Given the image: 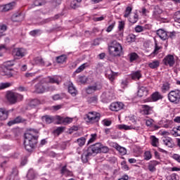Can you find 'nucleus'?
<instances>
[{"instance_id": "nucleus-62", "label": "nucleus", "mask_w": 180, "mask_h": 180, "mask_svg": "<svg viewBox=\"0 0 180 180\" xmlns=\"http://www.w3.org/2000/svg\"><path fill=\"white\" fill-rule=\"evenodd\" d=\"M172 158L177 162H180V155L174 153L173 154Z\"/></svg>"}, {"instance_id": "nucleus-53", "label": "nucleus", "mask_w": 180, "mask_h": 180, "mask_svg": "<svg viewBox=\"0 0 180 180\" xmlns=\"http://www.w3.org/2000/svg\"><path fill=\"white\" fill-rule=\"evenodd\" d=\"M116 25V22H113L112 24H110L107 30H106V32H108V33H110V32H111L112 30H113V29L115 28V26Z\"/></svg>"}, {"instance_id": "nucleus-51", "label": "nucleus", "mask_w": 180, "mask_h": 180, "mask_svg": "<svg viewBox=\"0 0 180 180\" xmlns=\"http://www.w3.org/2000/svg\"><path fill=\"white\" fill-rule=\"evenodd\" d=\"M40 104L39 99H34L30 102V106H37Z\"/></svg>"}, {"instance_id": "nucleus-7", "label": "nucleus", "mask_w": 180, "mask_h": 180, "mask_svg": "<svg viewBox=\"0 0 180 180\" xmlns=\"http://www.w3.org/2000/svg\"><path fill=\"white\" fill-rule=\"evenodd\" d=\"M157 34L162 40H167L169 37L172 39L175 36V32H166L164 30H158Z\"/></svg>"}, {"instance_id": "nucleus-18", "label": "nucleus", "mask_w": 180, "mask_h": 180, "mask_svg": "<svg viewBox=\"0 0 180 180\" xmlns=\"http://www.w3.org/2000/svg\"><path fill=\"white\" fill-rule=\"evenodd\" d=\"M91 155H92V153H91V151H89V149L87 148L82 154L81 158H82V162H84V164H86V162H88V160H89V157H91Z\"/></svg>"}, {"instance_id": "nucleus-47", "label": "nucleus", "mask_w": 180, "mask_h": 180, "mask_svg": "<svg viewBox=\"0 0 180 180\" xmlns=\"http://www.w3.org/2000/svg\"><path fill=\"white\" fill-rule=\"evenodd\" d=\"M131 11H132L131 7L130 6L127 7L124 16L125 18H129V16L130 15V13H131Z\"/></svg>"}, {"instance_id": "nucleus-56", "label": "nucleus", "mask_w": 180, "mask_h": 180, "mask_svg": "<svg viewBox=\"0 0 180 180\" xmlns=\"http://www.w3.org/2000/svg\"><path fill=\"white\" fill-rule=\"evenodd\" d=\"M56 120H58V122L56 123L57 124H63V122L64 120V117L60 116V115H56Z\"/></svg>"}, {"instance_id": "nucleus-41", "label": "nucleus", "mask_w": 180, "mask_h": 180, "mask_svg": "<svg viewBox=\"0 0 180 180\" xmlns=\"http://www.w3.org/2000/svg\"><path fill=\"white\" fill-rule=\"evenodd\" d=\"M36 174H34V171L33 169H30L27 174V178L30 180L34 179Z\"/></svg>"}, {"instance_id": "nucleus-14", "label": "nucleus", "mask_w": 180, "mask_h": 180, "mask_svg": "<svg viewBox=\"0 0 180 180\" xmlns=\"http://www.w3.org/2000/svg\"><path fill=\"white\" fill-rule=\"evenodd\" d=\"M26 120L20 116L16 117L14 120H12L8 122V126H13V124H19V123H25Z\"/></svg>"}, {"instance_id": "nucleus-34", "label": "nucleus", "mask_w": 180, "mask_h": 180, "mask_svg": "<svg viewBox=\"0 0 180 180\" xmlns=\"http://www.w3.org/2000/svg\"><path fill=\"white\" fill-rule=\"evenodd\" d=\"M56 61L58 64H63L67 61V56L62 55L56 57Z\"/></svg>"}, {"instance_id": "nucleus-54", "label": "nucleus", "mask_w": 180, "mask_h": 180, "mask_svg": "<svg viewBox=\"0 0 180 180\" xmlns=\"http://www.w3.org/2000/svg\"><path fill=\"white\" fill-rule=\"evenodd\" d=\"M121 165H122V169H124V171H129V166L126 163V161H124V160L122 161L121 162Z\"/></svg>"}, {"instance_id": "nucleus-32", "label": "nucleus", "mask_w": 180, "mask_h": 180, "mask_svg": "<svg viewBox=\"0 0 180 180\" xmlns=\"http://www.w3.org/2000/svg\"><path fill=\"white\" fill-rule=\"evenodd\" d=\"M169 88H171V84L169 82H165L161 86V91L162 94H166L169 91Z\"/></svg>"}, {"instance_id": "nucleus-20", "label": "nucleus", "mask_w": 180, "mask_h": 180, "mask_svg": "<svg viewBox=\"0 0 180 180\" xmlns=\"http://www.w3.org/2000/svg\"><path fill=\"white\" fill-rule=\"evenodd\" d=\"M141 106H142V112L143 115H148L153 113V107H151L147 105H142Z\"/></svg>"}, {"instance_id": "nucleus-38", "label": "nucleus", "mask_w": 180, "mask_h": 180, "mask_svg": "<svg viewBox=\"0 0 180 180\" xmlns=\"http://www.w3.org/2000/svg\"><path fill=\"white\" fill-rule=\"evenodd\" d=\"M16 64V62L15 60H8L4 63V67L5 68H9V67H13Z\"/></svg>"}, {"instance_id": "nucleus-61", "label": "nucleus", "mask_w": 180, "mask_h": 180, "mask_svg": "<svg viewBox=\"0 0 180 180\" xmlns=\"http://www.w3.org/2000/svg\"><path fill=\"white\" fill-rule=\"evenodd\" d=\"M119 30H123L124 29V21H120L118 24Z\"/></svg>"}, {"instance_id": "nucleus-48", "label": "nucleus", "mask_w": 180, "mask_h": 180, "mask_svg": "<svg viewBox=\"0 0 180 180\" xmlns=\"http://www.w3.org/2000/svg\"><path fill=\"white\" fill-rule=\"evenodd\" d=\"M70 123H72V118H70L68 117L63 118L62 124H70Z\"/></svg>"}, {"instance_id": "nucleus-5", "label": "nucleus", "mask_w": 180, "mask_h": 180, "mask_svg": "<svg viewBox=\"0 0 180 180\" xmlns=\"http://www.w3.org/2000/svg\"><path fill=\"white\" fill-rule=\"evenodd\" d=\"M84 119L87 123L94 124L101 120V113L96 112H89L85 115Z\"/></svg>"}, {"instance_id": "nucleus-6", "label": "nucleus", "mask_w": 180, "mask_h": 180, "mask_svg": "<svg viewBox=\"0 0 180 180\" xmlns=\"http://www.w3.org/2000/svg\"><path fill=\"white\" fill-rule=\"evenodd\" d=\"M167 98L169 102L174 103V105H178V103L180 102V90H172L167 94Z\"/></svg>"}, {"instance_id": "nucleus-2", "label": "nucleus", "mask_w": 180, "mask_h": 180, "mask_svg": "<svg viewBox=\"0 0 180 180\" xmlns=\"http://www.w3.org/2000/svg\"><path fill=\"white\" fill-rule=\"evenodd\" d=\"M39 143V135L32 133H26L25 134L24 146L27 151H32L37 147Z\"/></svg>"}, {"instance_id": "nucleus-63", "label": "nucleus", "mask_w": 180, "mask_h": 180, "mask_svg": "<svg viewBox=\"0 0 180 180\" xmlns=\"http://www.w3.org/2000/svg\"><path fill=\"white\" fill-rule=\"evenodd\" d=\"M178 176V175H176V174L174 173L172 174L169 177L168 179L169 180H176V177Z\"/></svg>"}, {"instance_id": "nucleus-45", "label": "nucleus", "mask_w": 180, "mask_h": 180, "mask_svg": "<svg viewBox=\"0 0 180 180\" xmlns=\"http://www.w3.org/2000/svg\"><path fill=\"white\" fill-rule=\"evenodd\" d=\"M12 84L9 82L6 83H1L0 84V91H2L3 89H6V88H9V86H11Z\"/></svg>"}, {"instance_id": "nucleus-1", "label": "nucleus", "mask_w": 180, "mask_h": 180, "mask_svg": "<svg viewBox=\"0 0 180 180\" xmlns=\"http://www.w3.org/2000/svg\"><path fill=\"white\" fill-rule=\"evenodd\" d=\"M60 77L49 76L43 78L35 85V91L37 94H44V92L49 91V86H47V84H56V85H60Z\"/></svg>"}, {"instance_id": "nucleus-25", "label": "nucleus", "mask_w": 180, "mask_h": 180, "mask_svg": "<svg viewBox=\"0 0 180 180\" xmlns=\"http://www.w3.org/2000/svg\"><path fill=\"white\" fill-rule=\"evenodd\" d=\"M34 60L35 64H41V65H44V67H50L51 65V63L43 61V59L40 57L35 58Z\"/></svg>"}, {"instance_id": "nucleus-28", "label": "nucleus", "mask_w": 180, "mask_h": 180, "mask_svg": "<svg viewBox=\"0 0 180 180\" xmlns=\"http://www.w3.org/2000/svg\"><path fill=\"white\" fill-rule=\"evenodd\" d=\"M162 98H164V96H162L158 91H156L151 95L153 102H157V101H160V99H162Z\"/></svg>"}, {"instance_id": "nucleus-19", "label": "nucleus", "mask_w": 180, "mask_h": 180, "mask_svg": "<svg viewBox=\"0 0 180 180\" xmlns=\"http://www.w3.org/2000/svg\"><path fill=\"white\" fill-rule=\"evenodd\" d=\"M148 95V88L146 86H141L138 91V96L140 98L147 96Z\"/></svg>"}, {"instance_id": "nucleus-29", "label": "nucleus", "mask_w": 180, "mask_h": 180, "mask_svg": "<svg viewBox=\"0 0 180 180\" xmlns=\"http://www.w3.org/2000/svg\"><path fill=\"white\" fill-rule=\"evenodd\" d=\"M163 143L169 148L174 147V141L170 137L165 138L163 139Z\"/></svg>"}, {"instance_id": "nucleus-64", "label": "nucleus", "mask_w": 180, "mask_h": 180, "mask_svg": "<svg viewBox=\"0 0 180 180\" xmlns=\"http://www.w3.org/2000/svg\"><path fill=\"white\" fill-rule=\"evenodd\" d=\"M175 20L176 22H178V23H180V11L176 13Z\"/></svg>"}, {"instance_id": "nucleus-22", "label": "nucleus", "mask_w": 180, "mask_h": 180, "mask_svg": "<svg viewBox=\"0 0 180 180\" xmlns=\"http://www.w3.org/2000/svg\"><path fill=\"white\" fill-rule=\"evenodd\" d=\"M25 19V15L22 13H15L11 17L13 22H22Z\"/></svg>"}, {"instance_id": "nucleus-60", "label": "nucleus", "mask_w": 180, "mask_h": 180, "mask_svg": "<svg viewBox=\"0 0 180 180\" xmlns=\"http://www.w3.org/2000/svg\"><path fill=\"white\" fill-rule=\"evenodd\" d=\"M102 123L104 126L109 127L110 124H112V121L108 120H103L102 121Z\"/></svg>"}, {"instance_id": "nucleus-8", "label": "nucleus", "mask_w": 180, "mask_h": 180, "mask_svg": "<svg viewBox=\"0 0 180 180\" xmlns=\"http://www.w3.org/2000/svg\"><path fill=\"white\" fill-rule=\"evenodd\" d=\"M157 165H160V162L150 160L147 163L145 169L146 171H149V172H155V171H157Z\"/></svg>"}, {"instance_id": "nucleus-27", "label": "nucleus", "mask_w": 180, "mask_h": 180, "mask_svg": "<svg viewBox=\"0 0 180 180\" xmlns=\"http://www.w3.org/2000/svg\"><path fill=\"white\" fill-rule=\"evenodd\" d=\"M117 74L119 73L114 72L112 71V69H109L106 73V75H108V79H110L111 82H113V81H115V77H117Z\"/></svg>"}, {"instance_id": "nucleus-57", "label": "nucleus", "mask_w": 180, "mask_h": 180, "mask_svg": "<svg viewBox=\"0 0 180 180\" xmlns=\"http://www.w3.org/2000/svg\"><path fill=\"white\" fill-rule=\"evenodd\" d=\"M31 36H39L40 34V30H34L30 32Z\"/></svg>"}, {"instance_id": "nucleus-36", "label": "nucleus", "mask_w": 180, "mask_h": 180, "mask_svg": "<svg viewBox=\"0 0 180 180\" xmlns=\"http://www.w3.org/2000/svg\"><path fill=\"white\" fill-rule=\"evenodd\" d=\"M150 140H151V145L153 146V147L158 146V143H159L158 138L155 137V136H151Z\"/></svg>"}, {"instance_id": "nucleus-11", "label": "nucleus", "mask_w": 180, "mask_h": 180, "mask_svg": "<svg viewBox=\"0 0 180 180\" xmlns=\"http://www.w3.org/2000/svg\"><path fill=\"white\" fill-rule=\"evenodd\" d=\"M118 129L120 130H135L138 133L140 131L141 127H134L133 125H126V124H120L118 125Z\"/></svg>"}, {"instance_id": "nucleus-15", "label": "nucleus", "mask_w": 180, "mask_h": 180, "mask_svg": "<svg viewBox=\"0 0 180 180\" xmlns=\"http://www.w3.org/2000/svg\"><path fill=\"white\" fill-rule=\"evenodd\" d=\"M11 110L5 108H0V120H6L9 117V112Z\"/></svg>"}, {"instance_id": "nucleus-26", "label": "nucleus", "mask_w": 180, "mask_h": 180, "mask_svg": "<svg viewBox=\"0 0 180 180\" xmlns=\"http://www.w3.org/2000/svg\"><path fill=\"white\" fill-rule=\"evenodd\" d=\"M141 77H142V75H141V72L140 70L132 72V74L130 75V77L134 81H139V79H140V78H141Z\"/></svg>"}, {"instance_id": "nucleus-4", "label": "nucleus", "mask_w": 180, "mask_h": 180, "mask_svg": "<svg viewBox=\"0 0 180 180\" xmlns=\"http://www.w3.org/2000/svg\"><path fill=\"white\" fill-rule=\"evenodd\" d=\"M6 98L10 105H15V103L23 101V96L22 94L13 91H8Z\"/></svg>"}, {"instance_id": "nucleus-21", "label": "nucleus", "mask_w": 180, "mask_h": 180, "mask_svg": "<svg viewBox=\"0 0 180 180\" xmlns=\"http://www.w3.org/2000/svg\"><path fill=\"white\" fill-rule=\"evenodd\" d=\"M13 56L17 57H23L25 56V49L22 48H15L13 51Z\"/></svg>"}, {"instance_id": "nucleus-52", "label": "nucleus", "mask_w": 180, "mask_h": 180, "mask_svg": "<svg viewBox=\"0 0 180 180\" xmlns=\"http://www.w3.org/2000/svg\"><path fill=\"white\" fill-rule=\"evenodd\" d=\"M65 130V127H58L56 128L55 131L57 133V134H61Z\"/></svg>"}, {"instance_id": "nucleus-44", "label": "nucleus", "mask_w": 180, "mask_h": 180, "mask_svg": "<svg viewBox=\"0 0 180 180\" xmlns=\"http://www.w3.org/2000/svg\"><path fill=\"white\" fill-rule=\"evenodd\" d=\"M174 124V121L172 120H167L166 123L163 125L165 129H172V126Z\"/></svg>"}, {"instance_id": "nucleus-30", "label": "nucleus", "mask_w": 180, "mask_h": 180, "mask_svg": "<svg viewBox=\"0 0 180 180\" xmlns=\"http://www.w3.org/2000/svg\"><path fill=\"white\" fill-rule=\"evenodd\" d=\"M41 119L43 122L46 123V124H50L54 122V117L50 115H44Z\"/></svg>"}, {"instance_id": "nucleus-39", "label": "nucleus", "mask_w": 180, "mask_h": 180, "mask_svg": "<svg viewBox=\"0 0 180 180\" xmlns=\"http://www.w3.org/2000/svg\"><path fill=\"white\" fill-rule=\"evenodd\" d=\"M87 102H89V103H94V104L98 103V96H94L88 98Z\"/></svg>"}, {"instance_id": "nucleus-10", "label": "nucleus", "mask_w": 180, "mask_h": 180, "mask_svg": "<svg viewBox=\"0 0 180 180\" xmlns=\"http://www.w3.org/2000/svg\"><path fill=\"white\" fill-rule=\"evenodd\" d=\"M102 148V143H97L94 145L91 146L87 149H89V151L93 155V154H98V153H101V149Z\"/></svg>"}, {"instance_id": "nucleus-35", "label": "nucleus", "mask_w": 180, "mask_h": 180, "mask_svg": "<svg viewBox=\"0 0 180 180\" xmlns=\"http://www.w3.org/2000/svg\"><path fill=\"white\" fill-rule=\"evenodd\" d=\"M143 158L146 161H150L153 158V155L150 150H146L143 153Z\"/></svg>"}, {"instance_id": "nucleus-33", "label": "nucleus", "mask_w": 180, "mask_h": 180, "mask_svg": "<svg viewBox=\"0 0 180 180\" xmlns=\"http://www.w3.org/2000/svg\"><path fill=\"white\" fill-rule=\"evenodd\" d=\"M81 2H82V0H72L70 3V7L72 9H77V8H79Z\"/></svg>"}, {"instance_id": "nucleus-37", "label": "nucleus", "mask_w": 180, "mask_h": 180, "mask_svg": "<svg viewBox=\"0 0 180 180\" xmlns=\"http://www.w3.org/2000/svg\"><path fill=\"white\" fill-rule=\"evenodd\" d=\"M127 43H134L136 41V35L134 34H129L126 39Z\"/></svg>"}, {"instance_id": "nucleus-50", "label": "nucleus", "mask_w": 180, "mask_h": 180, "mask_svg": "<svg viewBox=\"0 0 180 180\" xmlns=\"http://www.w3.org/2000/svg\"><path fill=\"white\" fill-rule=\"evenodd\" d=\"M153 124H154V120H153V119H149L146 120V126H147V127H150V129H151Z\"/></svg>"}, {"instance_id": "nucleus-42", "label": "nucleus", "mask_w": 180, "mask_h": 180, "mask_svg": "<svg viewBox=\"0 0 180 180\" xmlns=\"http://www.w3.org/2000/svg\"><path fill=\"white\" fill-rule=\"evenodd\" d=\"M129 20L130 23H136V22L139 20V15L135 13L133 16L129 18Z\"/></svg>"}, {"instance_id": "nucleus-24", "label": "nucleus", "mask_w": 180, "mask_h": 180, "mask_svg": "<svg viewBox=\"0 0 180 180\" xmlns=\"http://www.w3.org/2000/svg\"><path fill=\"white\" fill-rule=\"evenodd\" d=\"M13 9V3H9L3 6H0V12H8Z\"/></svg>"}, {"instance_id": "nucleus-46", "label": "nucleus", "mask_w": 180, "mask_h": 180, "mask_svg": "<svg viewBox=\"0 0 180 180\" xmlns=\"http://www.w3.org/2000/svg\"><path fill=\"white\" fill-rule=\"evenodd\" d=\"M97 136H98V135L96 134H91V138L88 141V144H91V143H94V141H95L96 140Z\"/></svg>"}, {"instance_id": "nucleus-43", "label": "nucleus", "mask_w": 180, "mask_h": 180, "mask_svg": "<svg viewBox=\"0 0 180 180\" xmlns=\"http://www.w3.org/2000/svg\"><path fill=\"white\" fill-rule=\"evenodd\" d=\"M150 68H158L160 67V61L154 60L153 62L149 63Z\"/></svg>"}, {"instance_id": "nucleus-59", "label": "nucleus", "mask_w": 180, "mask_h": 180, "mask_svg": "<svg viewBox=\"0 0 180 180\" xmlns=\"http://www.w3.org/2000/svg\"><path fill=\"white\" fill-rule=\"evenodd\" d=\"M128 84H129V81L127 79L122 80V82H121L122 88H126Z\"/></svg>"}, {"instance_id": "nucleus-12", "label": "nucleus", "mask_w": 180, "mask_h": 180, "mask_svg": "<svg viewBox=\"0 0 180 180\" xmlns=\"http://www.w3.org/2000/svg\"><path fill=\"white\" fill-rule=\"evenodd\" d=\"M124 106L123 103L121 102H115L110 104V109L112 112H119V110H122V108Z\"/></svg>"}, {"instance_id": "nucleus-23", "label": "nucleus", "mask_w": 180, "mask_h": 180, "mask_svg": "<svg viewBox=\"0 0 180 180\" xmlns=\"http://www.w3.org/2000/svg\"><path fill=\"white\" fill-rule=\"evenodd\" d=\"M113 147L114 148L116 149L117 151H119L120 154H121L122 155H125V154H127V150H126V148L120 146V145L114 143H113Z\"/></svg>"}, {"instance_id": "nucleus-58", "label": "nucleus", "mask_w": 180, "mask_h": 180, "mask_svg": "<svg viewBox=\"0 0 180 180\" xmlns=\"http://www.w3.org/2000/svg\"><path fill=\"white\" fill-rule=\"evenodd\" d=\"M138 57H139V56L137 55V53H131L130 61H134V60H137Z\"/></svg>"}, {"instance_id": "nucleus-3", "label": "nucleus", "mask_w": 180, "mask_h": 180, "mask_svg": "<svg viewBox=\"0 0 180 180\" xmlns=\"http://www.w3.org/2000/svg\"><path fill=\"white\" fill-rule=\"evenodd\" d=\"M109 53L112 57H117L122 55V45L117 41H113L108 46Z\"/></svg>"}, {"instance_id": "nucleus-9", "label": "nucleus", "mask_w": 180, "mask_h": 180, "mask_svg": "<svg viewBox=\"0 0 180 180\" xmlns=\"http://www.w3.org/2000/svg\"><path fill=\"white\" fill-rule=\"evenodd\" d=\"M102 88V83L100 82H96L94 86H89L86 89V92L88 94H94V92H96V91L101 90Z\"/></svg>"}, {"instance_id": "nucleus-17", "label": "nucleus", "mask_w": 180, "mask_h": 180, "mask_svg": "<svg viewBox=\"0 0 180 180\" xmlns=\"http://www.w3.org/2000/svg\"><path fill=\"white\" fill-rule=\"evenodd\" d=\"M162 13V9L158 6H155L153 11V16L155 19H160L161 14Z\"/></svg>"}, {"instance_id": "nucleus-13", "label": "nucleus", "mask_w": 180, "mask_h": 180, "mask_svg": "<svg viewBox=\"0 0 180 180\" xmlns=\"http://www.w3.org/2000/svg\"><path fill=\"white\" fill-rule=\"evenodd\" d=\"M163 63L165 64V65H169V67H173V65L175 64V60L174 59V56L169 55L166 56L163 59Z\"/></svg>"}, {"instance_id": "nucleus-31", "label": "nucleus", "mask_w": 180, "mask_h": 180, "mask_svg": "<svg viewBox=\"0 0 180 180\" xmlns=\"http://www.w3.org/2000/svg\"><path fill=\"white\" fill-rule=\"evenodd\" d=\"M68 92L72 96H77V89L75 88L74 84H72V83L70 84L68 86Z\"/></svg>"}, {"instance_id": "nucleus-49", "label": "nucleus", "mask_w": 180, "mask_h": 180, "mask_svg": "<svg viewBox=\"0 0 180 180\" xmlns=\"http://www.w3.org/2000/svg\"><path fill=\"white\" fill-rule=\"evenodd\" d=\"M134 30L136 33H141V32H144V27L141 25H136Z\"/></svg>"}, {"instance_id": "nucleus-55", "label": "nucleus", "mask_w": 180, "mask_h": 180, "mask_svg": "<svg viewBox=\"0 0 180 180\" xmlns=\"http://www.w3.org/2000/svg\"><path fill=\"white\" fill-rule=\"evenodd\" d=\"M88 81V79L85 76H81L79 77V82L80 84H85Z\"/></svg>"}, {"instance_id": "nucleus-16", "label": "nucleus", "mask_w": 180, "mask_h": 180, "mask_svg": "<svg viewBox=\"0 0 180 180\" xmlns=\"http://www.w3.org/2000/svg\"><path fill=\"white\" fill-rule=\"evenodd\" d=\"M13 69L9 68H0V75L6 76V77H12L13 75Z\"/></svg>"}, {"instance_id": "nucleus-40", "label": "nucleus", "mask_w": 180, "mask_h": 180, "mask_svg": "<svg viewBox=\"0 0 180 180\" xmlns=\"http://www.w3.org/2000/svg\"><path fill=\"white\" fill-rule=\"evenodd\" d=\"M86 141V139L85 137H81L77 140V143L79 147H82L85 146V142Z\"/></svg>"}]
</instances>
